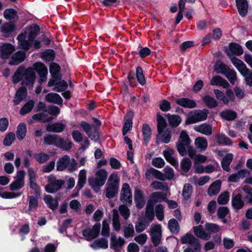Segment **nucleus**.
Returning a JSON list of instances; mask_svg holds the SVG:
<instances>
[{
    "label": "nucleus",
    "mask_w": 252,
    "mask_h": 252,
    "mask_svg": "<svg viewBox=\"0 0 252 252\" xmlns=\"http://www.w3.org/2000/svg\"><path fill=\"white\" fill-rule=\"evenodd\" d=\"M44 143L45 145H53L60 148L68 151L72 148L71 141H66L57 134H47L44 136Z\"/></svg>",
    "instance_id": "obj_1"
},
{
    "label": "nucleus",
    "mask_w": 252,
    "mask_h": 252,
    "mask_svg": "<svg viewBox=\"0 0 252 252\" xmlns=\"http://www.w3.org/2000/svg\"><path fill=\"white\" fill-rule=\"evenodd\" d=\"M181 242L183 244H188L189 247L184 252H200L201 245L200 240L195 238L192 234L187 233L181 238Z\"/></svg>",
    "instance_id": "obj_2"
},
{
    "label": "nucleus",
    "mask_w": 252,
    "mask_h": 252,
    "mask_svg": "<svg viewBox=\"0 0 252 252\" xmlns=\"http://www.w3.org/2000/svg\"><path fill=\"white\" fill-rule=\"evenodd\" d=\"M95 175V179L94 178H89L88 183L93 189L97 193L99 191L100 187L104 185L108 174L105 169H101L97 171Z\"/></svg>",
    "instance_id": "obj_3"
},
{
    "label": "nucleus",
    "mask_w": 252,
    "mask_h": 252,
    "mask_svg": "<svg viewBox=\"0 0 252 252\" xmlns=\"http://www.w3.org/2000/svg\"><path fill=\"white\" fill-rule=\"evenodd\" d=\"M209 113V110L206 108L202 110L198 109L191 111L186 119L185 125H189L205 121L207 119Z\"/></svg>",
    "instance_id": "obj_4"
},
{
    "label": "nucleus",
    "mask_w": 252,
    "mask_h": 252,
    "mask_svg": "<svg viewBox=\"0 0 252 252\" xmlns=\"http://www.w3.org/2000/svg\"><path fill=\"white\" fill-rule=\"evenodd\" d=\"M120 198L123 203H127L129 206L131 205L132 202V191L127 183H124L123 185Z\"/></svg>",
    "instance_id": "obj_5"
},
{
    "label": "nucleus",
    "mask_w": 252,
    "mask_h": 252,
    "mask_svg": "<svg viewBox=\"0 0 252 252\" xmlns=\"http://www.w3.org/2000/svg\"><path fill=\"white\" fill-rule=\"evenodd\" d=\"M24 80L22 82V85H26L28 87H32L36 78L35 72L33 68L31 67L25 68Z\"/></svg>",
    "instance_id": "obj_6"
},
{
    "label": "nucleus",
    "mask_w": 252,
    "mask_h": 252,
    "mask_svg": "<svg viewBox=\"0 0 252 252\" xmlns=\"http://www.w3.org/2000/svg\"><path fill=\"white\" fill-rule=\"evenodd\" d=\"M151 241L155 247H158L162 237L161 226L159 224H156L150 229Z\"/></svg>",
    "instance_id": "obj_7"
},
{
    "label": "nucleus",
    "mask_w": 252,
    "mask_h": 252,
    "mask_svg": "<svg viewBox=\"0 0 252 252\" xmlns=\"http://www.w3.org/2000/svg\"><path fill=\"white\" fill-rule=\"evenodd\" d=\"M245 203L243 199V195L241 193H233L231 197V206L235 213L243 209Z\"/></svg>",
    "instance_id": "obj_8"
},
{
    "label": "nucleus",
    "mask_w": 252,
    "mask_h": 252,
    "mask_svg": "<svg viewBox=\"0 0 252 252\" xmlns=\"http://www.w3.org/2000/svg\"><path fill=\"white\" fill-rule=\"evenodd\" d=\"M64 183V181L62 179L54 180V181L49 182L47 185H46L45 190L48 193H54L60 190Z\"/></svg>",
    "instance_id": "obj_9"
},
{
    "label": "nucleus",
    "mask_w": 252,
    "mask_h": 252,
    "mask_svg": "<svg viewBox=\"0 0 252 252\" xmlns=\"http://www.w3.org/2000/svg\"><path fill=\"white\" fill-rule=\"evenodd\" d=\"M15 50V47L12 44L3 43L0 46V57L3 60L8 59Z\"/></svg>",
    "instance_id": "obj_10"
},
{
    "label": "nucleus",
    "mask_w": 252,
    "mask_h": 252,
    "mask_svg": "<svg viewBox=\"0 0 252 252\" xmlns=\"http://www.w3.org/2000/svg\"><path fill=\"white\" fill-rule=\"evenodd\" d=\"M24 29L26 31H27L29 41L31 43H33L34 39H35L39 34L40 31L39 26L36 24H32L31 25L27 26Z\"/></svg>",
    "instance_id": "obj_11"
},
{
    "label": "nucleus",
    "mask_w": 252,
    "mask_h": 252,
    "mask_svg": "<svg viewBox=\"0 0 252 252\" xmlns=\"http://www.w3.org/2000/svg\"><path fill=\"white\" fill-rule=\"evenodd\" d=\"M106 186V197L109 199L114 198L118 192V180H115L114 183H107Z\"/></svg>",
    "instance_id": "obj_12"
},
{
    "label": "nucleus",
    "mask_w": 252,
    "mask_h": 252,
    "mask_svg": "<svg viewBox=\"0 0 252 252\" xmlns=\"http://www.w3.org/2000/svg\"><path fill=\"white\" fill-rule=\"evenodd\" d=\"M230 60L234 66L238 69L241 74L243 76L244 73H248L250 71L244 62L240 59L235 57H229Z\"/></svg>",
    "instance_id": "obj_13"
},
{
    "label": "nucleus",
    "mask_w": 252,
    "mask_h": 252,
    "mask_svg": "<svg viewBox=\"0 0 252 252\" xmlns=\"http://www.w3.org/2000/svg\"><path fill=\"white\" fill-rule=\"evenodd\" d=\"M176 103L185 108L192 109L197 106L196 101L188 97H181L176 99Z\"/></svg>",
    "instance_id": "obj_14"
},
{
    "label": "nucleus",
    "mask_w": 252,
    "mask_h": 252,
    "mask_svg": "<svg viewBox=\"0 0 252 252\" xmlns=\"http://www.w3.org/2000/svg\"><path fill=\"white\" fill-rule=\"evenodd\" d=\"M27 88L24 86L20 87L16 92L13 98L15 105H19L27 96Z\"/></svg>",
    "instance_id": "obj_15"
},
{
    "label": "nucleus",
    "mask_w": 252,
    "mask_h": 252,
    "mask_svg": "<svg viewBox=\"0 0 252 252\" xmlns=\"http://www.w3.org/2000/svg\"><path fill=\"white\" fill-rule=\"evenodd\" d=\"M134 199L137 208L141 209L144 207L145 204V200L141 190L138 189H135Z\"/></svg>",
    "instance_id": "obj_16"
},
{
    "label": "nucleus",
    "mask_w": 252,
    "mask_h": 252,
    "mask_svg": "<svg viewBox=\"0 0 252 252\" xmlns=\"http://www.w3.org/2000/svg\"><path fill=\"white\" fill-rule=\"evenodd\" d=\"M235 1L239 14L242 17H245L248 12V2L247 0H235Z\"/></svg>",
    "instance_id": "obj_17"
},
{
    "label": "nucleus",
    "mask_w": 252,
    "mask_h": 252,
    "mask_svg": "<svg viewBox=\"0 0 252 252\" xmlns=\"http://www.w3.org/2000/svg\"><path fill=\"white\" fill-rule=\"evenodd\" d=\"M25 59V53L21 51H18L11 57L9 64L11 65H18L23 62Z\"/></svg>",
    "instance_id": "obj_18"
},
{
    "label": "nucleus",
    "mask_w": 252,
    "mask_h": 252,
    "mask_svg": "<svg viewBox=\"0 0 252 252\" xmlns=\"http://www.w3.org/2000/svg\"><path fill=\"white\" fill-rule=\"evenodd\" d=\"M49 70L52 78L58 80L62 79L61 67L58 63L54 62L50 64Z\"/></svg>",
    "instance_id": "obj_19"
},
{
    "label": "nucleus",
    "mask_w": 252,
    "mask_h": 252,
    "mask_svg": "<svg viewBox=\"0 0 252 252\" xmlns=\"http://www.w3.org/2000/svg\"><path fill=\"white\" fill-rule=\"evenodd\" d=\"M167 198V195L163 192H153L150 197V199L148 201V206L151 202L157 203L161 202L162 201H165Z\"/></svg>",
    "instance_id": "obj_20"
},
{
    "label": "nucleus",
    "mask_w": 252,
    "mask_h": 252,
    "mask_svg": "<svg viewBox=\"0 0 252 252\" xmlns=\"http://www.w3.org/2000/svg\"><path fill=\"white\" fill-rule=\"evenodd\" d=\"M173 154L174 150L172 149H169L163 152V155L166 161L176 168L179 166V163L178 161L172 157Z\"/></svg>",
    "instance_id": "obj_21"
},
{
    "label": "nucleus",
    "mask_w": 252,
    "mask_h": 252,
    "mask_svg": "<svg viewBox=\"0 0 252 252\" xmlns=\"http://www.w3.org/2000/svg\"><path fill=\"white\" fill-rule=\"evenodd\" d=\"M65 125L62 123H54L46 126V129L48 132L56 133L62 132L65 129Z\"/></svg>",
    "instance_id": "obj_22"
},
{
    "label": "nucleus",
    "mask_w": 252,
    "mask_h": 252,
    "mask_svg": "<svg viewBox=\"0 0 252 252\" xmlns=\"http://www.w3.org/2000/svg\"><path fill=\"white\" fill-rule=\"evenodd\" d=\"M193 129L195 131L206 135H210L212 133L211 126L207 123H203L199 126H195Z\"/></svg>",
    "instance_id": "obj_23"
},
{
    "label": "nucleus",
    "mask_w": 252,
    "mask_h": 252,
    "mask_svg": "<svg viewBox=\"0 0 252 252\" xmlns=\"http://www.w3.org/2000/svg\"><path fill=\"white\" fill-rule=\"evenodd\" d=\"M70 157L68 155H64L59 158L57 162V170L62 171L64 170L69 165Z\"/></svg>",
    "instance_id": "obj_24"
},
{
    "label": "nucleus",
    "mask_w": 252,
    "mask_h": 252,
    "mask_svg": "<svg viewBox=\"0 0 252 252\" xmlns=\"http://www.w3.org/2000/svg\"><path fill=\"white\" fill-rule=\"evenodd\" d=\"M151 175H153L156 179L161 181L165 180V178H164L165 176H164V174L160 171L153 167L148 169L145 172V177L146 178H150Z\"/></svg>",
    "instance_id": "obj_25"
},
{
    "label": "nucleus",
    "mask_w": 252,
    "mask_h": 252,
    "mask_svg": "<svg viewBox=\"0 0 252 252\" xmlns=\"http://www.w3.org/2000/svg\"><path fill=\"white\" fill-rule=\"evenodd\" d=\"M134 117V112L132 110L127 111L125 116V123L123 128L126 129L131 130L132 128L133 118Z\"/></svg>",
    "instance_id": "obj_26"
},
{
    "label": "nucleus",
    "mask_w": 252,
    "mask_h": 252,
    "mask_svg": "<svg viewBox=\"0 0 252 252\" xmlns=\"http://www.w3.org/2000/svg\"><path fill=\"white\" fill-rule=\"evenodd\" d=\"M45 100L50 103H53L58 105L63 104V100L61 96L57 93H50L45 96Z\"/></svg>",
    "instance_id": "obj_27"
},
{
    "label": "nucleus",
    "mask_w": 252,
    "mask_h": 252,
    "mask_svg": "<svg viewBox=\"0 0 252 252\" xmlns=\"http://www.w3.org/2000/svg\"><path fill=\"white\" fill-rule=\"evenodd\" d=\"M58 200V197H56L54 199L53 197L50 195H45L44 198V202L47 205L48 207L53 211L55 210L59 205Z\"/></svg>",
    "instance_id": "obj_28"
},
{
    "label": "nucleus",
    "mask_w": 252,
    "mask_h": 252,
    "mask_svg": "<svg viewBox=\"0 0 252 252\" xmlns=\"http://www.w3.org/2000/svg\"><path fill=\"white\" fill-rule=\"evenodd\" d=\"M34 71L39 75V77L47 76L48 74L47 68L45 65L41 62H36L33 64Z\"/></svg>",
    "instance_id": "obj_29"
},
{
    "label": "nucleus",
    "mask_w": 252,
    "mask_h": 252,
    "mask_svg": "<svg viewBox=\"0 0 252 252\" xmlns=\"http://www.w3.org/2000/svg\"><path fill=\"white\" fill-rule=\"evenodd\" d=\"M41 197H37L36 195H29L28 200L29 201V207L28 211H35L38 207V199Z\"/></svg>",
    "instance_id": "obj_30"
},
{
    "label": "nucleus",
    "mask_w": 252,
    "mask_h": 252,
    "mask_svg": "<svg viewBox=\"0 0 252 252\" xmlns=\"http://www.w3.org/2000/svg\"><path fill=\"white\" fill-rule=\"evenodd\" d=\"M229 69L230 68L220 60H217L214 65L215 71L218 74L224 75Z\"/></svg>",
    "instance_id": "obj_31"
},
{
    "label": "nucleus",
    "mask_w": 252,
    "mask_h": 252,
    "mask_svg": "<svg viewBox=\"0 0 252 252\" xmlns=\"http://www.w3.org/2000/svg\"><path fill=\"white\" fill-rule=\"evenodd\" d=\"M125 244V240L121 237L117 239L115 235L112 236L110 240V248L116 251L119 248H121Z\"/></svg>",
    "instance_id": "obj_32"
},
{
    "label": "nucleus",
    "mask_w": 252,
    "mask_h": 252,
    "mask_svg": "<svg viewBox=\"0 0 252 252\" xmlns=\"http://www.w3.org/2000/svg\"><path fill=\"white\" fill-rule=\"evenodd\" d=\"M221 181L218 180L214 182L209 187L208 190V193L210 196L215 195L217 194L220 189Z\"/></svg>",
    "instance_id": "obj_33"
},
{
    "label": "nucleus",
    "mask_w": 252,
    "mask_h": 252,
    "mask_svg": "<svg viewBox=\"0 0 252 252\" xmlns=\"http://www.w3.org/2000/svg\"><path fill=\"white\" fill-rule=\"evenodd\" d=\"M220 116L225 120L232 121L237 117V113L232 110L226 109L220 113Z\"/></svg>",
    "instance_id": "obj_34"
},
{
    "label": "nucleus",
    "mask_w": 252,
    "mask_h": 252,
    "mask_svg": "<svg viewBox=\"0 0 252 252\" xmlns=\"http://www.w3.org/2000/svg\"><path fill=\"white\" fill-rule=\"evenodd\" d=\"M142 130L144 144L145 146H147L151 139V129L148 124H144Z\"/></svg>",
    "instance_id": "obj_35"
},
{
    "label": "nucleus",
    "mask_w": 252,
    "mask_h": 252,
    "mask_svg": "<svg viewBox=\"0 0 252 252\" xmlns=\"http://www.w3.org/2000/svg\"><path fill=\"white\" fill-rule=\"evenodd\" d=\"M194 235L198 238L207 240L210 238V235H208L203 230L202 225H199L193 227Z\"/></svg>",
    "instance_id": "obj_36"
},
{
    "label": "nucleus",
    "mask_w": 252,
    "mask_h": 252,
    "mask_svg": "<svg viewBox=\"0 0 252 252\" xmlns=\"http://www.w3.org/2000/svg\"><path fill=\"white\" fill-rule=\"evenodd\" d=\"M228 47L230 51L234 55L239 56L243 54L244 51L242 46L237 43L230 42Z\"/></svg>",
    "instance_id": "obj_37"
},
{
    "label": "nucleus",
    "mask_w": 252,
    "mask_h": 252,
    "mask_svg": "<svg viewBox=\"0 0 252 252\" xmlns=\"http://www.w3.org/2000/svg\"><path fill=\"white\" fill-rule=\"evenodd\" d=\"M233 158V155L232 154L228 153L222 158L221 161V165L224 170L229 171L230 170L229 166L232 162Z\"/></svg>",
    "instance_id": "obj_38"
},
{
    "label": "nucleus",
    "mask_w": 252,
    "mask_h": 252,
    "mask_svg": "<svg viewBox=\"0 0 252 252\" xmlns=\"http://www.w3.org/2000/svg\"><path fill=\"white\" fill-rule=\"evenodd\" d=\"M24 71L25 67L23 66H20L16 69L12 78L13 84H17L22 80L24 75Z\"/></svg>",
    "instance_id": "obj_39"
},
{
    "label": "nucleus",
    "mask_w": 252,
    "mask_h": 252,
    "mask_svg": "<svg viewBox=\"0 0 252 252\" xmlns=\"http://www.w3.org/2000/svg\"><path fill=\"white\" fill-rule=\"evenodd\" d=\"M167 116L168 117L169 124L172 127H177L182 122V118L178 115L168 114Z\"/></svg>",
    "instance_id": "obj_40"
},
{
    "label": "nucleus",
    "mask_w": 252,
    "mask_h": 252,
    "mask_svg": "<svg viewBox=\"0 0 252 252\" xmlns=\"http://www.w3.org/2000/svg\"><path fill=\"white\" fill-rule=\"evenodd\" d=\"M86 183V171L85 169L81 170L79 173L78 180L75 189L78 191L81 189Z\"/></svg>",
    "instance_id": "obj_41"
},
{
    "label": "nucleus",
    "mask_w": 252,
    "mask_h": 252,
    "mask_svg": "<svg viewBox=\"0 0 252 252\" xmlns=\"http://www.w3.org/2000/svg\"><path fill=\"white\" fill-rule=\"evenodd\" d=\"M203 102L209 108H215L218 105L217 101L209 95H206L202 98Z\"/></svg>",
    "instance_id": "obj_42"
},
{
    "label": "nucleus",
    "mask_w": 252,
    "mask_h": 252,
    "mask_svg": "<svg viewBox=\"0 0 252 252\" xmlns=\"http://www.w3.org/2000/svg\"><path fill=\"white\" fill-rule=\"evenodd\" d=\"M157 129L158 134H161L167 126L164 118L159 113L157 114Z\"/></svg>",
    "instance_id": "obj_43"
},
{
    "label": "nucleus",
    "mask_w": 252,
    "mask_h": 252,
    "mask_svg": "<svg viewBox=\"0 0 252 252\" xmlns=\"http://www.w3.org/2000/svg\"><path fill=\"white\" fill-rule=\"evenodd\" d=\"M91 246L94 249H106L108 247V241L105 238L98 239L94 241Z\"/></svg>",
    "instance_id": "obj_44"
},
{
    "label": "nucleus",
    "mask_w": 252,
    "mask_h": 252,
    "mask_svg": "<svg viewBox=\"0 0 252 252\" xmlns=\"http://www.w3.org/2000/svg\"><path fill=\"white\" fill-rule=\"evenodd\" d=\"M27 133V127L25 123H20L17 127L16 136L19 140H23Z\"/></svg>",
    "instance_id": "obj_45"
},
{
    "label": "nucleus",
    "mask_w": 252,
    "mask_h": 252,
    "mask_svg": "<svg viewBox=\"0 0 252 252\" xmlns=\"http://www.w3.org/2000/svg\"><path fill=\"white\" fill-rule=\"evenodd\" d=\"M56 57L55 51L53 49H46L43 53L41 58L46 62H53Z\"/></svg>",
    "instance_id": "obj_46"
},
{
    "label": "nucleus",
    "mask_w": 252,
    "mask_h": 252,
    "mask_svg": "<svg viewBox=\"0 0 252 252\" xmlns=\"http://www.w3.org/2000/svg\"><path fill=\"white\" fill-rule=\"evenodd\" d=\"M193 188L192 186L189 184H185L182 191V196L184 200H188L191 196Z\"/></svg>",
    "instance_id": "obj_47"
},
{
    "label": "nucleus",
    "mask_w": 252,
    "mask_h": 252,
    "mask_svg": "<svg viewBox=\"0 0 252 252\" xmlns=\"http://www.w3.org/2000/svg\"><path fill=\"white\" fill-rule=\"evenodd\" d=\"M135 77L138 83L142 86H144L146 84V78L143 73L142 68L138 66L136 68V72L135 73Z\"/></svg>",
    "instance_id": "obj_48"
},
{
    "label": "nucleus",
    "mask_w": 252,
    "mask_h": 252,
    "mask_svg": "<svg viewBox=\"0 0 252 252\" xmlns=\"http://www.w3.org/2000/svg\"><path fill=\"white\" fill-rule=\"evenodd\" d=\"M168 227L173 234H177L180 230L179 224L175 219H171L168 221Z\"/></svg>",
    "instance_id": "obj_49"
},
{
    "label": "nucleus",
    "mask_w": 252,
    "mask_h": 252,
    "mask_svg": "<svg viewBox=\"0 0 252 252\" xmlns=\"http://www.w3.org/2000/svg\"><path fill=\"white\" fill-rule=\"evenodd\" d=\"M15 29V25L11 22L5 23L0 28V32L3 34L9 36L8 34L12 32Z\"/></svg>",
    "instance_id": "obj_50"
},
{
    "label": "nucleus",
    "mask_w": 252,
    "mask_h": 252,
    "mask_svg": "<svg viewBox=\"0 0 252 252\" xmlns=\"http://www.w3.org/2000/svg\"><path fill=\"white\" fill-rule=\"evenodd\" d=\"M34 102L33 100H30L27 102L20 110L19 113L21 115H25L30 112L33 108Z\"/></svg>",
    "instance_id": "obj_51"
},
{
    "label": "nucleus",
    "mask_w": 252,
    "mask_h": 252,
    "mask_svg": "<svg viewBox=\"0 0 252 252\" xmlns=\"http://www.w3.org/2000/svg\"><path fill=\"white\" fill-rule=\"evenodd\" d=\"M217 142L221 145L230 146L232 144V141L224 134H219L217 137Z\"/></svg>",
    "instance_id": "obj_52"
},
{
    "label": "nucleus",
    "mask_w": 252,
    "mask_h": 252,
    "mask_svg": "<svg viewBox=\"0 0 252 252\" xmlns=\"http://www.w3.org/2000/svg\"><path fill=\"white\" fill-rule=\"evenodd\" d=\"M124 237L128 239L132 237L134 234V227L132 223L126 224L124 227Z\"/></svg>",
    "instance_id": "obj_53"
},
{
    "label": "nucleus",
    "mask_w": 252,
    "mask_h": 252,
    "mask_svg": "<svg viewBox=\"0 0 252 252\" xmlns=\"http://www.w3.org/2000/svg\"><path fill=\"white\" fill-rule=\"evenodd\" d=\"M192 162L190 159L188 158H185L181 161V170L184 173H188L191 168Z\"/></svg>",
    "instance_id": "obj_54"
},
{
    "label": "nucleus",
    "mask_w": 252,
    "mask_h": 252,
    "mask_svg": "<svg viewBox=\"0 0 252 252\" xmlns=\"http://www.w3.org/2000/svg\"><path fill=\"white\" fill-rule=\"evenodd\" d=\"M195 145L198 148L202 150H205L208 146L207 139L203 137L196 138L194 141Z\"/></svg>",
    "instance_id": "obj_55"
},
{
    "label": "nucleus",
    "mask_w": 252,
    "mask_h": 252,
    "mask_svg": "<svg viewBox=\"0 0 252 252\" xmlns=\"http://www.w3.org/2000/svg\"><path fill=\"white\" fill-rule=\"evenodd\" d=\"M4 17L7 20H13L15 18H18L17 11L13 8L5 9L3 12Z\"/></svg>",
    "instance_id": "obj_56"
},
{
    "label": "nucleus",
    "mask_w": 252,
    "mask_h": 252,
    "mask_svg": "<svg viewBox=\"0 0 252 252\" xmlns=\"http://www.w3.org/2000/svg\"><path fill=\"white\" fill-rule=\"evenodd\" d=\"M35 159L39 163H43L47 161L50 158L49 155L43 152L35 153L34 154Z\"/></svg>",
    "instance_id": "obj_57"
},
{
    "label": "nucleus",
    "mask_w": 252,
    "mask_h": 252,
    "mask_svg": "<svg viewBox=\"0 0 252 252\" xmlns=\"http://www.w3.org/2000/svg\"><path fill=\"white\" fill-rule=\"evenodd\" d=\"M214 93L218 100L222 101L223 103L225 105L229 104V100L223 92L218 89H214Z\"/></svg>",
    "instance_id": "obj_58"
},
{
    "label": "nucleus",
    "mask_w": 252,
    "mask_h": 252,
    "mask_svg": "<svg viewBox=\"0 0 252 252\" xmlns=\"http://www.w3.org/2000/svg\"><path fill=\"white\" fill-rule=\"evenodd\" d=\"M68 87V84L64 80H58L55 84L54 90L57 92H61L66 90Z\"/></svg>",
    "instance_id": "obj_59"
},
{
    "label": "nucleus",
    "mask_w": 252,
    "mask_h": 252,
    "mask_svg": "<svg viewBox=\"0 0 252 252\" xmlns=\"http://www.w3.org/2000/svg\"><path fill=\"white\" fill-rule=\"evenodd\" d=\"M229 192L227 191L221 193L218 198V202L220 205L226 204L229 200Z\"/></svg>",
    "instance_id": "obj_60"
},
{
    "label": "nucleus",
    "mask_w": 252,
    "mask_h": 252,
    "mask_svg": "<svg viewBox=\"0 0 252 252\" xmlns=\"http://www.w3.org/2000/svg\"><path fill=\"white\" fill-rule=\"evenodd\" d=\"M205 229L210 235L211 233H217L220 230V227L217 224L212 223H206L205 224Z\"/></svg>",
    "instance_id": "obj_61"
},
{
    "label": "nucleus",
    "mask_w": 252,
    "mask_h": 252,
    "mask_svg": "<svg viewBox=\"0 0 252 252\" xmlns=\"http://www.w3.org/2000/svg\"><path fill=\"white\" fill-rule=\"evenodd\" d=\"M224 75L228 79L232 85L235 84V80L237 79V74L234 69H229Z\"/></svg>",
    "instance_id": "obj_62"
},
{
    "label": "nucleus",
    "mask_w": 252,
    "mask_h": 252,
    "mask_svg": "<svg viewBox=\"0 0 252 252\" xmlns=\"http://www.w3.org/2000/svg\"><path fill=\"white\" fill-rule=\"evenodd\" d=\"M15 140V135L14 133L10 132L6 135L3 140V144L5 146H9Z\"/></svg>",
    "instance_id": "obj_63"
},
{
    "label": "nucleus",
    "mask_w": 252,
    "mask_h": 252,
    "mask_svg": "<svg viewBox=\"0 0 252 252\" xmlns=\"http://www.w3.org/2000/svg\"><path fill=\"white\" fill-rule=\"evenodd\" d=\"M119 210L120 214L125 220H126L129 217L130 215V210L126 205L125 204L120 205L119 207Z\"/></svg>",
    "instance_id": "obj_64"
}]
</instances>
